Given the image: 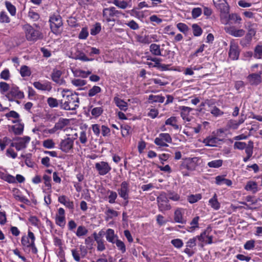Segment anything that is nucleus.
<instances>
[{
    "mask_svg": "<svg viewBox=\"0 0 262 262\" xmlns=\"http://www.w3.org/2000/svg\"><path fill=\"white\" fill-rule=\"evenodd\" d=\"M62 99L60 103L61 107L65 110H75L78 107L79 98L77 94L70 93L68 89H63Z\"/></svg>",
    "mask_w": 262,
    "mask_h": 262,
    "instance_id": "1",
    "label": "nucleus"
},
{
    "mask_svg": "<svg viewBox=\"0 0 262 262\" xmlns=\"http://www.w3.org/2000/svg\"><path fill=\"white\" fill-rule=\"evenodd\" d=\"M35 236L30 230H28V234L24 235L21 238V244L24 251H31L33 254H37L38 250L35 244Z\"/></svg>",
    "mask_w": 262,
    "mask_h": 262,
    "instance_id": "2",
    "label": "nucleus"
},
{
    "mask_svg": "<svg viewBox=\"0 0 262 262\" xmlns=\"http://www.w3.org/2000/svg\"><path fill=\"white\" fill-rule=\"evenodd\" d=\"M26 36L28 40L34 41L42 37V34L38 30H35L29 25L24 26Z\"/></svg>",
    "mask_w": 262,
    "mask_h": 262,
    "instance_id": "3",
    "label": "nucleus"
},
{
    "mask_svg": "<svg viewBox=\"0 0 262 262\" xmlns=\"http://www.w3.org/2000/svg\"><path fill=\"white\" fill-rule=\"evenodd\" d=\"M50 28L54 34L59 33V29L62 26L61 17L59 14H53L50 18Z\"/></svg>",
    "mask_w": 262,
    "mask_h": 262,
    "instance_id": "4",
    "label": "nucleus"
},
{
    "mask_svg": "<svg viewBox=\"0 0 262 262\" xmlns=\"http://www.w3.org/2000/svg\"><path fill=\"white\" fill-rule=\"evenodd\" d=\"M172 139L168 133H161L154 140V143L159 147H168L167 143H171Z\"/></svg>",
    "mask_w": 262,
    "mask_h": 262,
    "instance_id": "5",
    "label": "nucleus"
},
{
    "mask_svg": "<svg viewBox=\"0 0 262 262\" xmlns=\"http://www.w3.org/2000/svg\"><path fill=\"white\" fill-rule=\"evenodd\" d=\"M158 207L161 211L169 210L171 207L169 203V200L165 193H161L157 198Z\"/></svg>",
    "mask_w": 262,
    "mask_h": 262,
    "instance_id": "6",
    "label": "nucleus"
},
{
    "mask_svg": "<svg viewBox=\"0 0 262 262\" xmlns=\"http://www.w3.org/2000/svg\"><path fill=\"white\" fill-rule=\"evenodd\" d=\"M119 14V11L114 7L104 8L103 10V18L106 22L115 21L114 17Z\"/></svg>",
    "mask_w": 262,
    "mask_h": 262,
    "instance_id": "7",
    "label": "nucleus"
},
{
    "mask_svg": "<svg viewBox=\"0 0 262 262\" xmlns=\"http://www.w3.org/2000/svg\"><path fill=\"white\" fill-rule=\"evenodd\" d=\"M221 18L223 23L227 24L229 20L232 21L234 24H240L242 21L241 16L236 13L228 14L227 11L221 15Z\"/></svg>",
    "mask_w": 262,
    "mask_h": 262,
    "instance_id": "8",
    "label": "nucleus"
},
{
    "mask_svg": "<svg viewBox=\"0 0 262 262\" xmlns=\"http://www.w3.org/2000/svg\"><path fill=\"white\" fill-rule=\"evenodd\" d=\"M6 97L10 101H13L15 99H22L24 97V93L19 91L18 87L12 86Z\"/></svg>",
    "mask_w": 262,
    "mask_h": 262,
    "instance_id": "9",
    "label": "nucleus"
},
{
    "mask_svg": "<svg viewBox=\"0 0 262 262\" xmlns=\"http://www.w3.org/2000/svg\"><path fill=\"white\" fill-rule=\"evenodd\" d=\"M63 72L60 70L54 69L51 73V79L57 84L61 85L66 84V81L62 77Z\"/></svg>",
    "mask_w": 262,
    "mask_h": 262,
    "instance_id": "10",
    "label": "nucleus"
},
{
    "mask_svg": "<svg viewBox=\"0 0 262 262\" xmlns=\"http://www.w3.org/2000/svg\"><path fill=\"white\" fill-rule=\"evenodd\" d=\"M30 141V138L28 136L18 138L16 142H13L11 144V146L15 147L16 149L19 151L26 148Z\"/></svg>",
    "mask_w": 262,
    "mask_h": 262,
    "instance_id": "11",
    "label": "nucleus"
},
{
    "mask_svg": "<svg viewBox=\"0 0 262 262\" xmlns=\"http://www.w3.org/2000/svg\"><path fill=\"white\" fill-rule=\"evenodd\" d=\"M129 183L126 181H123L120 185V188L117 190L119 196L127 202L129 198Z\"/></svg>",
    "mask_w": 262,
    "mask_h": 262,
    "instance_id": "12",
    "label": "nucleus"
},
{
    "mask_svg": "<svg viewBox=\"0 0 262 262\" xmlns=\"http://www.w3.org/2000/svg\"><path fill=\"white\" fill-rule=\"evenodd\" d=\"M95 168L98 173L101 176L106 174L111 170V167L109 164L104 161H101L95 164Z\"/></svg>",
    "mask_w": 262,
    "mask_h": 262,
    "instance_id": "13",
    "label": "nucleus"
},
{
    "mask_svg": "<svg viewBox=\"0 0 262 262\" xmlns=\"http://www.w3.org/2000/svg\"><path fill=\"white\" fill-rule=\"evenodd\" d=\"M239 55L238 44L233 40L230 43V49L229 51V56L232 60H237Z\"/></svg>",
    "mask_w": 262,
    "mask_h": 262,
    "instance_id": "14",
    "label": "nucleus"
},
{
    "mask_svg": "<svg viewBox=\"0 0 262 262\" xmlns=\"http://www.w3.org/2000/svg\"><path fill=\"white\" fill-rule=\"evenodd\" d=\"M245 200L246 202H239V203L241 204H245V207L239 206L237 208L240 209L244 208L245 209H254L256 208V207H254V205L256 204L257 201L254 197L250 195L247 196Z\"/></svg>",
    "mask_w": 262,
    "mask_h": 262,
    "instance_id": "15",
    "label": "nucleus"
},
{
    "mask_svg": "<svg viewBox=\"0 0 262 262\" xmlns=\"http://www.w3.org/2000/svg\"><path fill=\"white\" fill-rule=\"evenodd\" d=\"M33 85L36 89L42 91L50 92L52 88L51 83L48 81L42 82L35 81L33 82Z\"/></svg>",
    "mask_w": 262,
    "mask_h": 262,
    "instance_id": "16",
    "label": "nucleus"
},
{
    "mask_svg": "<svg viewBox=\"0 0 262 262\" xmlns=\"http://www.w3.org/2000/svg\"><path fill=\"white\" fill-rule=\"evenodd\" d=\"M15 125L9 126V130L13 132L15 135H21L24 130V124L19 122V120L12 121Z\"/></svg>",
    "mask_w": 262,
    "mask_h": 262,
    "instance_id": "17",
    "label": "nucleus"
},
{
    "mask_svg": "<svg viewBox=\"0 0 262 262\" xmlns=\"http://www.w3.org/2000/svg\"><path fill=\"white\" fill-rule=\"evenodd\" d=\"M56 224L61 227H63L66 225L65 211L62 208L58 209V213L55 217Z\"/></svg>",
    "mask_w": 262,
    "mask_h": 262,
    "instance_id": "18",
    "label": "nucleus"
},
{
    "mask_svg": "<svg viewBox=\"0 0 262 262\" xmlns=\"http://www.w3.org/2000/svg\"><path fill=\"white\" fill-rule=\"evenodd\" d=\"M185 209L182 208H178L176 209L174 213V220L176 223L184 224L186 220L184 217Z\"/></svg>",
    "mask_w": 262,
    "mask_h": 262,
    "instance_id": "19",
    "label": "nucleus"
},
{
    "mask_svg": "<svg viewBox=\"0 0 262 262\" xmlns=\"http://www.w3.org/2000/svg\"><path fill=\"white\" fill-rule=\"evenodd\" d=\"M73 141L70 138L63 140L60 143V149L65 152H68L73 148Z\"/></svg>",
    "mask_w": 262,
    "mask_h": 262,
    "instance_id": "20",
    "label": "nucleus"
},
{
    "mask_svg": "<svg viewBox=\"0 0 262 262\" xmlns=\"http://www.w3.org/2000/svg\"><path fill=\"white\" fill-rule=\"evenodd\" d=\"M181 111V116L182 119L186 121L189 122L191 121L192 117L190 116V112L192 111V108L185 106H181L179 107Z\"/></svg>",
    "mask_w": 262,
    "mask_h": 262,
    "instance_id": "21",
    "label": "nucleus"
},
{
    "mask_svg": "<svg viewBox=\"0 0 262 262\" xmlns=\"http://www.w3.org/2000/svg\"><path fill=\"white\" fill-rule=\"evenodd\" d=\"M226 32L230 35L235 37H241L243 36L245 34V31L242 29H236L234 27H230L226 29Z\"/></svg>",
    "mask_w": 262,
    "mask_h": 262,
    "instance_id": "22",
    "label": "nucleus"
},
{
    "mask_svg": "<svg viewBox=\"0 0 262 262\" xmlns=\"http://www.w3.org/2000/svg\"><path fill=\"white\" fill-rule=\"evenodd\" d=\"M261 72H260L259 73H253L250 74L247 77L248 82L251 85L259 84L261 82Z\"/></svg>",
    "mask_w": 262,
    "mask_h": 262,
    "instance_id": "23",
    "label": "nucleus"
},
{
    "mask_svg": "<svg viewBox=\"0 0 262 262\" xmlns=\"http://www.w3.org/2000/svg\"><path fill=\"white\" fill-rule=\"evenodd\" d=\"M201 159L198 157H194L188 159L186 163V168L189 170H194L200 164Z\"/></svg>",
    "mask_w": 262,
    "mask_h": 262,
    "instance_id": "24",
    "label": "nucleus"
},
{
    "mask_svg": "<svg viewBox=\"0 0 262 262\" xmlns=\"http://www.w3.org/2000/svg\"><path fill=\"white\" fill-rule=\"evenodd\" d=\"M213 1L215 7L220 10L222 14L228 11V8L226 0H213Z\"/></svg>",
    "mask_w": 262,
    "mask_h": 262,
    "instance_id": "25",
    "label": "nucleus"
},
{
    "mask_svg": "<svg viewBox=\"0 0 262 262\" xmlns=\"http://www.w3.org/2000/svg\"><path fill=\"white\" fill-rule=\"evenodd\" d=\"M220 140L214 136H209L203 140V143L208 146H216Z\"/></svg>",
    "mask_w": 262,
    "mask_h": 262,
    "instance_id": "26",
    "label": "nucleus"
},
{
    "mask_svg": "<svg viewBox=\"0 0 262 262\" xmlns=\"http://www.w3.org/2000/svg\"><path fill=\"white\" fill-rule=\"evenodd\" d=\"M130 2H131V0H129L128 2H127V1H125V0H122V1L113 0V1L110 2V3L113 4L114 5H115L118 8L122 9H125L126 8L130 7Z\"/></svg>",
    "mask_w": 262,
    "mask_h": 262,
    "instance_id": "27",
    "label": "nucleus"
},
{
    "mask_svg": "<svg viewBox=\"0 0 262 262\" xmlns=\"http://www.w3.org/2000/svg\"><path fill=\"white\" fill-rule=\"evenodd\" d=\"M255 34L256 30L255 29H253V30H249L245 38L241 41L242 46H246L247 44L249 43L251 41L252 37L255 35Z\"/></svg>",
    "mask_w": 262,
    "mask_h": 262,
    "instance_id": "28",
    "label": "nucleus"
},
{
    "mask_svg": "<svg viewBox=\"0 0 262 262\" xmlns=\"http://www.w3.org/2000/svg\"><path fill=\"white\" fill-rule=\"evenodd\" d=\"M114 102L117 107L121 110L126 111L128 108V104L123 100L119 98L118 96L114 98Z\"/></svg>",
    "mask_w": 262,
    "mask_h": 262,
    "instance_id": "29",
    "label": "nucleus"
},
{
    "mask_svg": "<svg viewBox=\"0 0 262 262\" xmlns=\"http://www.w3.org/2000/svg\"><path fill=\"white\" fill-rule=\"evenodd\" d=\"M165 125H170L176 130H178L180 128V126L178 124V119L175 116H171L166 119L165 122Z\"/></svg>",
    "mask_w": 262,
    "mask_h": 262,
    "instance_id": "30",
    "label": "nucleus"
},
{
    "mask_svg": "<svg viewBox=\"0 0 262 262\" xmlns=\"http://www.w3.org/2000/svg\"><path fill=\"white\" fill-rule=\"evenodd\" d=\"M106 239L108 242L115 244L116 239H118V236L115 234L113 229H108L106 231Z\"/></svg>",
    "mask_w": 262,
    "mask_h": 262,
    "instance_id": "31",
    "label": "nucleus"
},
{
    "mask_svg": "<svg viewBox=\"0 0 262 262\" xmlns=\"http://www.w3.org/2000/svg\"><path fill=\"white\" fill-rule=\"evenodd\" d=\"M215 183L218 185L225 184L230 186L232 185V182L230 180L225 179L224 176H217L215 177Z\"/></svg>",
    "mask_w": 262,
    "mask_h": 262,
    "instance_id": "32",
    "label": "nucleus"
},
{
    "mask_svg": "<svg viewBox=\"0 0 262 262\" xmlns=\"http://www.w3.org/2000/svg\"><path fill=\"white\" fill-rule=\"evenodd\" d=\"M43 180L44 181L45 186L46 187V189H43V191L47 193H51L52 192V190H51L52 186H51V177H50L48 175L45 174L43 176Z\"/></svg>",
    "mask_w": 262,
    "mask_h": 262,
    "instance_id": "33",
    "label": "nucleus"
},
{
    "mask_svg": "<svg viewBox=\"0 0 262 262\" xmlns=\"http://www.w3.org/2000/svg\"><path fill=\"white\" fill-rule=\"evenodd\" d=\"M209 205L215 210H217L220 208L221 205L217 200L216 193H214L212 198L209 200Z\"/></svg>",
    "mask_w": 262,
    "mask_h": 262,
    "instance_id": "34",
    "label": "nucleus"
},
{
    "mask_svg": "<svg viewBox=\"0 0 262 262\" xmlns=\"http://www.w3.org/2000/svg\"><path fill=\"white\" fill-rule=\"evenodd\" d=\"M198 239L207 244H211L212 243V236H208L206 235V231L203 232L200 235H198Z\"/></svg>",
    "mask_w": 262,
    "mask_h": 262,
    "instance_id": "35",
    "label": "nucleus"
},
{
    "mask_svg": "<svg viewBox=\"0 0 262 262\" xmlns=\"http://www.w3.org/2000/svg\"><path fill=\"white\" fill-rule=\"evenodd\" d=\"M58 200L60 203L63 204L65 206L70 209H73L74 208L73 202L67 198L65 195L60 196Z\"/></svg>",
    "mask_w": 262,
    "mask_h": 262,
    "instance_id": "36",
    "label": "nucleus"
},
{
    "mask_svg": "<svg viewBox=\"0 0 262 262\" xmlns=\"http://www.w3.org/2000/svg\"><path fill=\"white\" fill-rule=\"evenodd\" d=\"M245 189L247 191H250L255 193L258 191L257 184L255 182L249 181L245 187Z\"/></svg>",
    "mask_w": 262,
    "mask_h": 262,
    "instance_id": "37",
    "label": "nucleus"
},
{
    "mask_svg": "<svg viewBox=\"0 0 262 262\" xmlns=\"http://www.w3.org/2000/svg\"><path fill=\"white\" fill-rule=\"evenodd\" d=\"M88 233V229L83 225L79 226L75 232L76 235L78 237L85 236Z\"/></svg>",
    "mask_w": 262,
    "mask_h": 262,
    "instance_id": "38",
    "label": "nucleus"
},
{
    "mask_svg": "<svg viewBox=\"0 0 262 262\" xmlns=\"http://www.w3.org/2000/svg\"><path fill=\"white\" fill-rule=\"evenodd\" d=\"M223 164V161L221 159L212 160L207 163L209 168H218L221 167Z\"/></svg>",
    "mask_w": 262,
    "mask_h": 262,
    "instance_id": "39",
    "label": "nucleus"
},
{
    "mask_svg": "<svg viewBox=\"0 0 262 262\" xmlns=\"http://www.w3.org/2000/svg\"><path fill=\"white\" fill-rule=\"evenodd\" d=\"M105 220L108 221L110 219H113L114 217L118 216V212L114 209L111 208H107L105 212Z\"/></svg>",
    "mask_w": 262,
    "mask_h": 262,
    "instance_id": "40",
    "label": "nucleus"
},
{
    "mask_svg": "<svg viewBox=\"0 0 262 262\" xmlns=\"http://www.w3.org/2000/svg\"><path fill=\"white\" fill-rule=\"evenodd\" d=\"M150 52L154 55L160 56L161 55L160 45L155 43L150 45L149 47Z\"/></svg>",
    "mask_w": 262,
    "mask_h": 262,
    "instance_id": "41",
    "label": "nucleus"
},
{
    "mask_svg": "<svg viewBox=\"0 0 262 262\" xmlns=\"http://www.w3.org/2000/svg\"><path fill=\"white\" fill-rule=\"evenodd\" d=\"M148 100L150 103H163L165 100V98L163 96L160 95H150L148 97Z\"/></svg>",
    "mask_w": 262,
    "mask_h": 262,
    "instance_id": "42",
    "label": "nucleus"
},
{
    "mask_svg": "<svg viewBox=\"0 0 262 262\" xmlns=\"http://www.w3.org/2000/svg\"><path fill=\"white\" fill-rule=\"evenodd\" d=\"M69 122V120L67 119L60 118L57 122L55 124L58 130L63 129Z\"/></svg>",
    "mask_w": 262,
    "mask_h": 262,
    "instance_id": "43",
    "label": "nucleus"
},
{
    "mask_svg": "<svg viewBox=\"0 0 262 262\" xmlns=\"http://www.w3.org/2000/svg\"><path fill=\"white\" fill-rule=\"evenodd\" d=\"M72 58L75 59H79L83 61H89L93 60V58H89L83 52H79L78 54L75 55L72 57Z\"/></svg>",
    "mask_w": 262,
    "mask_h": 262,
    "instance_id": "44",
    "label": "nucleus"
},
{
    "mask_svg": "<svg viewBox=\"0 0 262 262\" xmlns=\"http://www.w3.org/2000/svg\"><path fill=\"white\" fill-rule=\"evenodd\" d=\"M20 74L22 77H28L31 74L30 68L27 66H23L20 69Z\"/></svg>",
    "mask_w": 262,
    "mask_h": 262,
    "instance_id": "45",
    "label": "nucleus"
},
{
    "mask_svg": "<svg viewBox=\"0 0 262 262\" xmlns=\"http://www.w3.org/2000/svg\"><path fill=\"white\" fill-rule=\"evenodd\" d=\"M202 199V195L200 193L195 194H191L188 196L187 200L191 203L193 204L197 202Z\"/></svg>",
    "mask_w": 262,
    "mask_h": 262,
    "instance_id": "46",
    "label": "nucleus"
},
{
    "mask_svg": "<svg viewBox=\"0 0 262 262\" xmlns=\"http://www.w3.org/2000/svg\"><path fill=\"white\" fill-rule=\"evenodd\" d=\"M101 89L99 86H93L91 89L89 90L88 96L89 97H93L97 94L100 93Z\"/></svg>",
    "mask_w": 262,
    "mask_h": 262,
    "instance_id": "47",
    "label": "nucleus"
},
{
    "mask_svg": "<svg viewBox=\"0 0 262 262\" xmlns=\"http://www.w3.org/2000/svg\"><path fill=\"white\" fill-rule=\"evenodd\" d=\"M10 22V18L6 12L1 11L0 12V23L8 24Z\"/></svg>",
    "mask_w": 262,
    "mask_h": 262,
    "instance_id": "48",
    "label": "nucleus"
},
{
    "mask_svg": "<svg viewBox=\"0 0 262 262\" xmlns=\"http://www.w3.org/2000/svg\"><path fill=\"white\" fill-rule=\"evenodd\" d=\"M103 109L102 107H95L92 109L91 112L93 116L95 118L99 117L103 113Z\"/></svg>",
    "mask_w": 262,
    "mask_h": 262,
    "instance_id": "49",
    "label": "nucleus"
},
{
    "mask_svg": "<svg viewBox=\"0 0 262 262\" xmlns=\"http://www.w3.org/2000/svg\"><path fill=\"white\" fill-rule=\"evenodd\" d=\"M121 134L123 137H126L132 133L131 127L127 124H125L121 127Z\"/></svg>",
    "mask_w": 262,
    "mask_h": 262,
    "instance_id": "50",
    "label": "nucleus"
},
{
    "mask_svg": "<svg viewBox=\"0 0 262 262\" xmlns=\"http://www.w3.org/2000/svg\"><path fill=\"white\" fill-rule=\"evenodd\" d=\"M118 249L121 251L122 253H124L126 252V247L124 243L119 239H116L115 242Z\"/></svg>",
    "mask_w": 262,
    "mask_h": 262,
    "instance_id": "51",
    "label": "nucleus"
},
{
    "mask_svg": "<svg viewBox=\"0 0 262 262\" xmlns=\"http://www.w3.org/2000/svg\"><path fill=\"white\" fill-rule=\"evenodd\" d=\"M5 5L10 14L12 16L15 15L16 12L15 7L14 5H13L10 2L8 1L5 2Z\"/></svg>",
    "mask_w": 262,
    "mask_h": 262,
    "instance_id": "52",
    "label": "nucleus"
},
{
    "mask_svg": "<svg viewBox=\"0 0 262 262\" xmlns=\"http://www.w3.org/2000/svg\"><path fill=\"white\" fill-rule=\"evenodd\" d=\"M200 217L196 216L193 218L191 222L190 223V227H189L191 231L195 230L196 228H199V221Z\"/></svg>",
    "mask_w": 262,
    "mask_h": 262,
    "instance_id": "53",
    "label": "nucleus"
},
{
    "mask_svg": "<svg viewBox=\"0 0 262 262\" xmlns=\"http://www.w3.org/2000/svg\"><path fill=\"white\" fill-rule=\"evenodd\" d=\"M55 143L52 139H47L43 141L42 145L48 149L53 148L55 147Z\"/></svg>",
    "mask_w": 262,
    "mask_h": 262,
    "instance_id": "54",
    "label": "nucleus"
},
{
    "mask_svg": "<svg viewBox=\"0 0 262 262\" xmlns=\"http://www.w3.org/2000/svg\"><path fill=\"white\" fill-rule=\"evenodd\" d=\"M108 193L109 194L108 195V202L111 204L114 203L117 198V192L112 190H108Z\"/></svg>",
    "mask_w": 262,
    "mask_h": 262,
    "instance_id": "55",
    "label": "nucleus"
},
{
    "mask_svg": "<svg viewBox=\"0 0 262 262\" xmlns=\"http://www.w3.org/2000/svg\"><path fill=\"white\" fill-rule=\"evenodd\" d=\"M101 29V25L99 23H97L95 24L94 27L91 29V34L92 35H95L98 34Z\"/></svg>",
    "mask_w": 262,
    "mask_h": 262,
    "instance_id": "56",
    "label": "nucleus"
},
{
    "mask_svg": "<svg viewBox=\"0 0 262 262\" xmlns=\"http://www.w3.org/2000/svg\"><path fill=\"white\" fill-rule=\"evenodd\" d=\"M177 27L180 32L184 34H186L189 30L188 27L185 24L182 23H178L177 25Z\"/></svg>",
    "mask_w": 262,
    "mask_h": 262,
    "instance_id": "57",
    "label": "nucleus"
},
{
    "mask_svg": "<svg viewBox=\"0 0 262 262\" xmlns=\"http://www.w3.org/2000/svg\"><path fill=\"white\" fill-rule=\"evenodd\" d=\"M193 30V34L195 36H199L202 33V30L201 28L197 24H193L192 26Z\"/></svg>",
    "mask_w": 262,
    "mask_h": 262,
    "instance_id": "58",
    "label": "nucleus"
},
{
    "mask_svg": "<svg viewBox=\"0 0 262 262\" xmlns=\"http://www.w3.org/2000/svg\"><path fill=\"white\" fill-rule=\"evenodd\" d=\"M171 244L176 248L180 249L183 246V242L180 238H176L171 240Z\"/></svg>",
    "mask_w": 262,
    "mask_h": 262,
    "instance_id": "59",
    "label": "nucleus"
},
{
    "mask_svg": "<svg viewBox=\"0 0 262 262\" xmlns=\"http://www.w3.org/2000/svg\"><path fill=\"white\" fill-rule=\"evenodd\" d=\"M29 221L33 225L37 228H39L40 225V222L38 219L35 216H31L29 219Z\"/></svg>",
    "mask_w": 262,
    "mask_h": 262,
    "instance_id": "60",
    "label": "nucleus"
},
{
    "mask_svg": "<svg viewBox=\"0 0 262 262\" xmlns=\"http://www.w3.org/2000/svg\"><path fill=\"white\" fill-rule=\"evenodd\" d=\"M86 53L90 56H92L95 54L98 55L100 54V50L95 47H90L85 51Z\"/></svg>",
    "mask_w": 262,
    "mask_h": 262,
    "instance_id": "61",
    "label": "nucleus"
},
{
    "mask_svg": "<svg viewBox=\"0 0 262 262\" xmlns=\"http://www.w3.org/2000/svg\"><path fill=\"white\" fill-rule=\"evenodd\" d=\"M72 83L75 86H82L86 84V81L81 79H74L72 80Z\"/></svg>",
    "mask_w": 262,
    "mask_h": 262,
    "instance_id": "62",
    "label": "nucleus"
},
{
    "mask_svg": "<svg viewBox=\"0 0 262 262\" xmlns=\"http://www.w3.org/2000/svg\"><path fill=\"white\" fill-rule=\"evenodd\" d=\"M254 57L260 58L262 57V46H257L254 50Z\"/></svg>",
    "mask_w": 262,
    "mask_h": 262,
    "instance_id": "63",
    "label": "nucleus"
},
{
    "mask_svg": "<svg viewBox=\"0 0 262 262\" xmlns=\"http://www.w3.org/2000/svg\"><path fill=\"white\" fill-rule=\"evenodd\" d=\"M211 114L215 117H219L224 114V112L216 106H214L210 111Z\"/></svg>",
    "mask_w": 262,
    "mask_h": 262,
    "instance_id": "64",
    "label": "nucleus"
}]
</instances>
